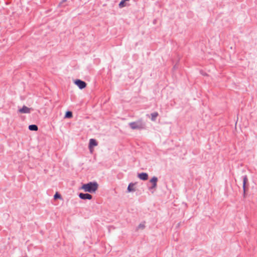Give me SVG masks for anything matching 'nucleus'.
<instances>
[{
  "label": "nucleus",
  "mask_w": 257,
  "mask_h": 257,
  "mask_svg": "<svg viewBox=\"0 0 257 257\" xmlns=\"http://www.w3.org/2000/svg\"><path fill=\"white\" fill-rule=\"evenodd\" d=\"M98 188V184L96 182H90L86 184H84L81 189H83L84 191L89 193L95 192Z\"/></svg>",
  "instance_id": "obj_1"
},
{
  "label": "nucleus",
  "mask_w": 257,
  "mask_h": 257,
  "mask_svg": "<svg viewBox=\"0 0 257 257\" xmlns=\"http://www.w3.org/2000/svg\"><path fill=\"white\" fill-rule=\"evenodd\" d=\"M128 125L132 130H142L145 128L146 123L141 119L136 121L130 122Z\"/></svg>",
  "instance_id": "obj_2"
},
{
  "label": "nucleus",
  "mask_w": 257,
  "mask_h": 257,
  "mask_svg": "<svg viewBox=\"0 0 257 257\" xmlns=\"http://www.w3.org/2000/svg\"><path fill=\"white\" fill-rule=\"evenodd\" d=\"M158 178L154 176L150 180V182L152 183V185L149 187L150 190H155L157 186Z\"/></svg>",
  "instance_id": "obj_3"
},
{
  "label": "nucleus",
  "mask_w": 257,
  "mask_h": 257,
  "mask_svg": "<svg viewBox=\"0 0 257 257\" xmlns=\"http://www.w3.org/2000/svg\"><path fill=\"white\" fill-rule=\"evenodd\" d=\"M75 84L81 89L84 88L86 86V82L80 79L76 80Z\"/></svg>",
  "instance_id": "obj_4"
},
{
  "label": "nucleus",
  "mask_w": 257,
  "mask_h": 257,
  "mask_svg": "<svg viewBox=\"0 0 257 257\" xmlns=\"http://www.w3.org/2000/svg\"><path fill=\"white\" fill-rule=\"evenodd\" d=\"M241 178L243 181V196H245L246 188V183L248 182V178L246 175L242 176Z\"/></svg>",
  "instance_id": "obj_5"
},
{
  "label": "nucleus",
  "mask_w": 257,
  "mask_h": 257,
  "mask_svg": "<svg viewBox=\"0 0 257 257\" xmlns=\"http://www.w3.org/2000/svg\"><path fill=\"white\" fill-rule=\"evenodd\" d=\"M79 197H80V198H81V199H83V200H86V199L90 200L92 198V196L91 195H90L88 193H79Z\"/></svg>",
  "instance_id": "obj_6"
},
{
  "label": "nucleus",
  "mask_w": 257,
  "mask_h": 257,
  "mask_svg": "<svg viewBox=\"0 0 257 257\" xmlns=\"http://www.w3.org/2000/svg\"><path fill=\"white\" fill-rule=\"evenodd\" d=\"M19 112L21 113H30L31 112V108L24 105L22 108L19 109Z\"/></svg>",
  "instance_id": "obj_7"
},
{
  "label": "nucleus",
  "mask_w": 257,
  "mask_h": 257,
  "mask_svg": "<svg viewBox=\"0 0 257 257\" xmlns=\"http://www.w3.org/2000/svg\"><path fill=\"white\" fill-rule=\"evenodd\" d=\"M138 177L141 180L146 181L148 179V175L146 173H141L138 174Z\"/></svg>",
  "instance_id": "obj_8"
},
{
  "label": "nucleus",
  "mask_w": 257,
  "mask_h": 257,
  "mask_svg": "<svg viewBox=\"0 0 257 257\" xmlns=\"http://www.w3.org/2000/svg\"><path fill=\"white\" fill-rule=\"evenodd\" d=\"M97 145V143L95 139H91L89 140V146L90 148L92 147L96 146Z\"/></svg>",
  "instance_id": "obj_9"
},
{
  "label": "nucleus",
  "mask_w": 257,
  "mask_h": 257,
  "mask_svg": "<svg viewBox=\"0 0 257 257\" xmlns=\"http://www.w3.org/2000/svg\"><path fill=\"white\" fill-rule=\"evenodd\" d=\"M135 185V184L133 183H130L127 187V191L128 192H133L135 191V189L134 188V186Z\"/></svg>",
  "instance_id": "obj_10"
},
{
  "label": "nucleus",
  "mask_w": 257,
  "mask_h": 257,
  "mask_svg": "<svg viewBox=\"0 0 257 257\" xmlns=\"http://www.w3.org/2000/svg\"><path fill=\"white\" fill-rule=\"evenodd\" d=\"M29 129L30 131H36L38 130V127L36 124H31L29 126Z\"/></svg>",
  "instance_id": "obj_11"
},
{
  "label": "nucleus",
  "mask_w": 257,
  "mask_h": 257,
  "mask_svg": "<svg viewBox=\"0 0 257 257\" xmlns=\"http://www.w3.org/2000/svg\"><path fill=\"white\" fill-rule=\"evenodd\" d=\"M158 113L157 112H155L153 113H152L151 114V120L152 121H155L157 117L158 116Z\"/></svg>",
  "instance_id": "obj_12"
},
{
  "label": "nucleus",
  "mask_w": 257,
  "mask_h": 257,
  "mask_svg": "<svg viewBox=\"0 0 257 257\" xmlns=\"http://www.w3.org/2000/svg\"><path fill=\"white\" fill-rule=\"evenodd\" d=\"M72 116H73V114H72V112L71 111H66L65 115V118H70L72 117Z\"/></svg>",
  "instance_id": "obj_13"
},
{
  "label": "nucleus",
  "mask_w": 257,
  "mask_h": 257,
  "mask_svg": "<svg viewBox=\"0 0 257 257\" xmlns=\"http://www.w3.org/2000/svg\"><path fill=\"white\" fill-rule=\"evenodd\" d=\"M129 0H122L119 4V8H121L126 6L125 5V2L128 1Z\"/></svg>",
  "instance_id": "obj_14"
},
{
  "label": "nucleus",
  "mask_w": 257,
  "mask_h": 257,
  "mask_svg": "<svg viewBox=\"0 0 257 257\" xmlns=\"http://www.w3.org/2000/svg\"><path fill=\"white\" fill-rule=\"evenodd\" d=\"M145 225L144 223H140L138 227V229H143L145 228Z\"/></svg>",
  "instance_id": "obj_15"
},
{
  "label": "nucleus",
  "mask_w": 257,
  "mask_h": 257,
  "mask_svg": "<svg viewBox=\"0 0 257 257\" xmlns=\"http://www.w3.org/2000/svg\"><path fill=\"white\" fill-rule=\"evenodd\" d=\"M54 198L55 199L61 198V195L60 194H59L58 193H56L54 196Z\"/></svg>",
  "instance_id": "obj_16"
},
{
  "label": "nucleus",
  "mask_w": 257,
  "mask_h": 257,
  "mask_svg": "<svg viewBox=\"0 0 257 257\" xmlns=\"http://www.w3.org/2000/svg\"><path fill=\"white\" fill-rule=\"evenodd\" d=\"M66 0H63L61 2V3L59 4V6L62 7L63 6V4L66 2Z\"/></svg>",
  "instance_id": "obj_17"
}]
</instances>
